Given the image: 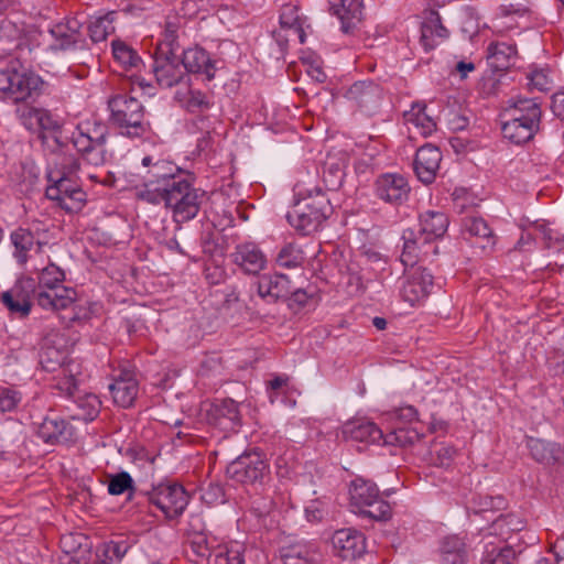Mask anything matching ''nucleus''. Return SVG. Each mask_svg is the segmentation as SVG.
<instances>
[{"label":"nucleus","mask_w":564,"mask_h":564,"mask_svg":"<svg viewBox=\"0 0 564 564\" xmlns=\"http://www.w3.org/2000/svg\"><path fill=\"white\" fill-rule=\"evenodd\" d=\"M185 85L186 90H178L175 95V98L180 105L191 112L208 108L209 102L206 96L199 90L192 89L187 84Z\"/></svg>","instance_id":"a19ab883"},{"label":"nucleus","mask_w":564,"mask_h":564,"mask_svg":"<svg viewBox=\"0 0 564 564\" xmlns=\"http://www.w3.org/2000/svg\"><path fill=\"white\" fill-rule=\"evenodd\" d=\"M516 54V46L506 42H491L487 48L488 63L497 70L507 69Z\"/></svg>","instance_id":"c756f323"},{"label":"nucleus","mask_w":564,"mask_h":564,"mask_svg":"<svg viewBox=\"0 0 564 564\" xmlns=\"http://www.w3.org/2000/svg\"><path fill=\"white\" fill-rule=\"evenodd\" d=\"M188 545L191 550L199 557L210 555L212 546L208 538L204 532H193L188 535Z\"/></svg>","instance_id":"864d4df0"},{"label":"nucleus","mask_w":564,"mask_h":564,"mask_svg":"<svg viewBox=\"0 0 564 564\" xmlns=\"http://www.w3.org/2000/svg\"><path fill=\"white\" fill-rule=\"evenodd\" d=\"M284 564H322V554L317 549L306 545L289 547L282 555Z\"/></svg>","instance_id":"72a5a7b5"},{"label":"nucleus","mask_w":564,"mask_h":564,"mask_svg":"<svg viewBox=\"0 0 564 564\" xmlns=\"http://www.w3.org/2000/svg\"><path fill=\"white\" fill-rule=\"evenodd\" d=\"M334 552L343 560H355L366 552V538L355 529L337 530L332 536Z\"/></svg>","instance_id":"ddd939ff"},{"label":"nucleus","mask_w":564,"mask_h":564,"mask_svg":"<svg viewBox=\"0 0 564 564\" xmlns=\"http://www.w3.org/2000/svg\"><path fill=\"white\" fill-rule=\"evenodd\" d=\"M448 219L440 212H426L420 217V232L424 236L423 248L436 250V241L444 236Z\"/></svg>","instance_id":"6ab92c4d"},{"label":"nucleus","mask_w":564,"mask_h":564,"mask_svg":"<svg viewBox=\"0 0 564 564\" xmlns=\"http://www.w3.org/2000/svg\"><path fill=\"white\" fill-rule=\"evenodd\" d=\"M20 122L30 131L43 132L58 129L57 121L44 109L22 105L17 109Z\"/></svg>","instance_id":"4be33fe9"},{"label":"nucleus","mask_w":564,"mask_h":564,"mask_svg":"<svg viewBox=\"0 0 564 564\" xmlns=\"http://www.w3.org/2000/svg\"><path fill=\"white\" fill-rule=\"evenodd\" d=\"M10 240L14 248V258L20 264H24L29 259V253L36 246L33 235L29 229L20 227L11 232Z\"/></svg>","instance_id":"2f4dec72"},{"label":"nucleus","mask_w":564,"mask_h":564,"mask_svg":"<svg viewBox=\"0 0 564 564\" xmlns=\"http://www.w3.org/2000/svg\"><path fill=\"white\" fill-rule=\"evenodd\" d=\"M551 108L557 118L564 120V91L556 93L553 96Z\"/></svg>","instance_id":"e2e57ef3"},{"label":"nucleus","mask_w":564,"mask_h":564,"mask_svg":"<svg viewBox=\"0 0 564 564\" xmlns=\"http://www.w3.org/2000/svg\"><path fill=\"white\" fill-rule=\"evenodd\" d=\"M289 295H290V297H289L290 306H293L295 304L299 307H302L308 301L307 293L304 290H302V289H299V290H295V291H293L291 289V293Z\"/></svg>","instance_id":"0e129e2a"},{"label":"nucleus","mask_w":564,"mask_h":564,"mask_svg":"<svg viewBox=\"0 0 564 564\" xmlns=\"http://www.w3.org/2000/svg\"><path fill=\"white\" fill-rule=\"evenodd\" d=\"M128 551V545L126 542L120 541H110L102 545V556L105 564H113L116 562H119L123 555Z\"/></svg>","instance_id":"3c124183"},{"label":"nucleus","mask_w":564,"mask_h":564,"mask_svg":"<svg viewBox=\"0 0 564 564\" xmlns=\"http://www.w3.org/2000/svg\"><path fill=\"white\" fill-rule=\"evenodd\" d=\"M419 440V433L409 427H397L389 433H383V445L408 446Z\"/></svg>","instance_id":"c03bdc74"},{"label":"nucleus","mask_w":564,"mask_h":564,"mask_svg":"<svg viewBox=\"0 0 564 564\" xmlns=\"http://www.w3.org/2000/svg\"><path fill=\"white\" fill-rule=\"evenodd\" d=\"M268 473L267 462L257 452L240 455L227 467V474L232 480L246 485L261 482Z\"/></svg>","instance_id":"1a4fd4ad"},{"label":"nucleus","mask_w":564,"mask_h":564,"mask_svg":"<svg viewBox=\"0 0 564 564\" xmlns=\"http://www.w3.org/2000/svg\"><path fill=\"white\" fill-rule=\"evenodd\" d=\"M109 390L115 403L122 408H128L132 405L137 398L138 383L131 377L119 378L109 386Z\"/></svg>","instance_id":"7c9ffc66"},{"label":"nucleus","mask_w":564,"mask_h":564,"mask_svg":"<svg viewBox=\"0 0 564 564\" xmlns=\"http://www.w3.org/2000/svg\"><path fill=\"white\" fill-rule=\"evenodd\" d=\"M280 23L284 29L292 30L294 34L297 36L300 43L305 42V31L304 23L305 19H303L299 14V9L296 6L286 4L283 6L281 14H280Z\"/></svg>","instance_id":"4c0bfd02"},{"label":"nucleus","mask_w":564,"mask_h":564,"mask_svg":"<svg viewBox=\"0 0 564 564\" xmlns=\"http://www.w3.org/2000/svg\"><path fill=\"white\" fill-rule=\"evenodd\" d=\"M21 393L12 389H3L0 391V412H11L21 402Z\"/></svg>","instance_id":"bf43d9fd"},{"label":"nucleus","mask_w":564,"mask_h":564,"mask_svg":"<svg viewBox=\"0 0 564 564\" xmlns=\"http://www.w3.org/2000/svg\"><path fill=\"white\" fill-rule=\"evenodd\" d=\"M305 72L312 79L317 83H324L326 79V74L318 64L306 65Z\"/></svg>","instance_id":"69168bd1"},{"label":"nucleus","mask_w":564,"mask_h":564,"mask_svg":"<svg viewBox=\"0 0 564 564\" xmlns=\"http://www.w3.org/2000/svg\"><path fill=\"white\" fill-rule=\"evenodd\" d=\"M305 260L303 250L295 243H286L276 256V264L285 269L301 267Z\"/></svg>","instance_id":"79ce46f5"},{"label":"nucleus","mask_w":564,"mask_h":564,"mask_svg":"<svg viewBox=\"0 0 564 564\" xmlns=\"http://www.w3.org/2000/svg\"><path fill=\"white\" fill-rule=\"evenodd\" d=\"M464 231L469 234L471 237L485 239L490 241L492 238V231L482 218L467 217L464 220Z\"/></svg>","instance_id":"09e8293b"},{"label":"nucleus","mask_w":564,"mask_h":564,"mask_svg":"<svg viewBox=\"0 0 564 564\" xmlns=\"http://www.w3.org/2000/svg\"><path fill=\"white\" fill-rule=\"evenodd\" d=\"M447 35L448 31L442 24L440 14L435 11L429 12L421 26V43L424 50H433L438 41L444 40Z\"/></svg>","instance_id":"393cba45"},{"label":"nucleus","mask_w":564,"mask_h":564,"mask_svg":"<svg viewBox=\"0 0 564 564\" xmlns=\"http://www.w3.org/2000/svg\"><path fill=\"white\" fill-rule=\"evenodd\" d=\"M28 229L33 235L39 250L42 248V246L48 243L50 230L48 227H46L43 223L40 220H33Z\"/></svg>","instance_id":"052dcab7"},{"label":"nucleus","mask_w":564,"mask_h":564,"mask_svg":"<svg viewBox=\"0 0 564 564\" xmlns=\"http://www.w3.org/2000/svg\"><path fill=\"white\" fill-rule=\"evenodd\" d=\"M107 128L104 124L89 121L78 124L72 135L74 148L82 154V162L59 149L50 156L47 185L45 195L48 199L57 202L58 206L67 213H78L86 204V193L76 183L78 172L93 182H100L111 186L113 180L109 173L105 177L90 167H101L107 161L105 149Z\"/></svg>","instance_id":"f257e3e1"},{"label":"nucleus","mask_w":564,"mask_h":564,"mask_svg":"<svg viewBox=\"0 0 564 564\" xmlns=\"http://www.w3.org/2000/svg\"><path fill=\"white\" fill-rule=\"evenodd\" d=\"M517 560L516 552L510 546L488 549L480 564H514Z\"/></svg>","instance_id":"de8ad7c7"},{"label":"nucleus","mask_w":564,"mask_h":564,"mask_svg":"<svg viewBox=\"0 0 564 564\" xmlns=\"http://www.w3.org/2000/svg\"><path fill=\"white\" fill-rule=\"evenodd\" d=\"M525 446L529 449L532 459L545 466L560 464L564 458V449L553 442L539 437L527 436Z\"/></svg>","instance_id":"aec40b11"},{"label":"nucleus","mask_w":564,"mask_h":564,"mask_svg":"<svg viewBox=\"0 0 564 564\" xmlns=\"http://www.w3.org/2000/svg\"><path fill=\"white\" fill-rule=\"evenodd\" d=\"M67 423L58 415L46 416L39 425V436L46 443L57 442L66 434Z\"/></svg>","instance_id":"e433bc0d"},{"label":"nucleus","mask_w":564,"mask_h":564,"mask_svg":"<svg viewBox=\"0 0 564 564\" xmlns=\"http://www.w3.org/2000/svg\"><path fill=\"white\" fill-rule=\"evenodd\" d=\"M350 503L356 512L373 520H386L391 514L390 505L380 497L377 486L364 478L351 481Z\"/></svg>","instance_id":"39448f33"},{"label":"nucleus","mask_w":564,"mask_h":564,"mask_svg":"<svg viewBox=\"0 0 564 564\" xmlns=\"http://www.w3.org/2000/svg\"><path fill=\"white\" fill-rule=\"evenodd\" d=\"M76 301L77 292L69 286H56L35 292V302L43 310L56 313L72 310L73 314L68 317L67 325L78 318L75 312Z\"/></svg>","instance_id":"9b49d317"},{"label":"nucleus","mask_w":564,"mask_h":564,"mask_svg":"<svg viewBox=\"0 0 564 564\" xmlns=\"http://www.w3.org/2000/svg\"><path fill=\"white\" fill-rule=\"evenodd\" d=\"M245 546L239 542L218 545L215 549L214 564H245Z\"/></svg>","instance_id":"58836bf2"},{"label":"nucleus","mask_w":564,"mask_h":564,"mask_svg":"<svg viewBox=\"0 0 564 564\" xmlns=\"http://www.w3.org/2000/svg\"><path fill=\"white\" fill-rule=\"evenodd\" d=\"M65 272L54 263H48L37 275L35 291L50 290L56 286H65Z\"/></svg>","instance_id":"ea45409f"},{"label":"nucleus","mask_w":564,"mask_h":564,"mask_svg":"<svg viewBox=\"0 0 564 564\" xmlns=\"http://www.w3.org/2000/svg\"><path fill=\"white\" fill-rule=\"evenodd\" d=\"M42 78L20 62L10 63L0 70V98L21 102L40 94Z\"/></svg>","instance_id":"20e7f679"},{"label":"nucleus","mask_w":564,"mask_h":564,"mask_svg":"<svg viewBox=\"0 0 564 564\" xmlns=\"http://www.w3.org/2000/svg\"><path fill=\"white\" fill-rule=\"evenodd\" d=\"M111 117L113 121L122 129L128 135H141L145 131L143 122V106L141 102L127 96H116L109 101Z\"/></svg>","instance_id":"6e6552de"},{"label":"nucleus","mask_w":564,"mask_h":564,"mask_svg":"<svg viewBox=\"0 0 564 564\" xmlns=\"http://www.w3.org/2000/svg\"><path fill=\"white\" fill-rule=\"evenodd\" d=\"M344 433L357 442L380 444L383 438V431L373 422L366 420H357L347 423L344 427Z\"/></svg>","instance_id":"c85d7f7f"},{"label":"nucleus","mask_w":564,"mask_h":564,"mask_svg":"<svg viewBox=\"0 0 564 564\" xmlns=\"http://www.w3.org/2000/svg\"><path fill=\"white\" fill-rule=\"evenodd\" d=\"M345 98L351 105L370 111L379 105L381 90L372 82H357L347 89Z\"/></svg>","instance_id":"412c9836"},{"label":"nucleus","mask_w":564,"mask_h":564,"mask_svg":"<svg viewBox=\"0 0 564 564\" xmlns=\"http://www.w3.org/2000/svg\"><path fill=\"white\" fill-rule=\"evenodd\" d=\"M62 360L63 356L58 350L47 348L41 354L40 364L44 370L54 372L56 370L61 371V367L66 366Z\"/></svg>","instance_id":"4d7b16f0"},{"label":"nucleus","mask_w":564,"mask_h":564,"mask_svg":"<svg viewBox=\"0 0 564 564\" xmlns=\"http://www.w3.org/2000/svg\"><path fill=\"white\" fill-rule=\"evenodd\" d=\"M177 29L178 24L176 22L166 21L165 23V42L163 44H167L172 47L173 42L177 37Z\"/></svg>","instance_id":"338daca9"},{"label":"nucleus","mask_w":564,"mask_h":564,"mask_svg":"<svg viewBox=\"0 0 564 564\" xmlns=\"http://www.w3.org/2000/svg\"><path fill=\"white\" fill-rule=\"evenodd\" d=\"M344 164H335L330 161L325 163L324 181L330 188L340 186L344 178Z\"/></svg>","instance_id":"13d9d810"},{"label":"nucleus","mask_w":564,"mask_h":564,"mask_svg":"<svg viewBox=\"0 0 564 564\" xmlns=\"http://www.w3.org/2000/svg\"><path fill=\"white\" fill-rule=\"evenodd\" d=\"M35 292V281L31 278H21L11 289L1 294V301L11 314L25 317L31 312Z\"/></svg>","instance_id":"f8f14e48"},{"label":"nucleus","mask_w":564,"mask_h":564,"mask_svg":"<svg viewBox=\"0 0 564 564\" xmlns=\"http://www.w3.org/2000/svg\"><path fill=\"white\" fill-rule=\"evenodd\" d=\"M113 17L115 12H110L105 17L96 19L89 24L88 30L93 42L97 43L105 41L108 35L115 32Z\"/></svg>","instance_id":"a18cd8bd"},{"label":"nucleus","mask_w":564,"mask_h":564,"mask_svg":"<svg viewBox=\"0 0 564 564\" xmlns=\"http://www.w3.org/2000/svg\"><path fill=\"white\" fill-rule=\"evenodd\" d=\"M234 262L245 272L256 274L264 269L267 258L261 249L253 242L237 246L232 253Z\"/></svg>","instance_id":"5701e85b"},{"label":"nucleus","mask_w":564,"mask_h":564,"mask_svg":"<svg viewBox=\"0 0 564 564\" xmlns=\"http://www.w3.org/2000/svg\"><path fill=\"white\" fill-rule=\"evenodd\" d=\"M133 490V479L127 471L111 475L108 484V492L112 496Z\"/></svg>","instance_id":"8fccbe9b"},{"label":"nucleus","mask_w":564,"mask_h":564,"mask_svg":"<svg viewBox=\"0 0 564 564\" xmlns=\"http://www.w3.org/2000/svg\"><path fill=\"white\" fill-rule=\"evenodd\" d=\"M525 116L519 118L518 123L529 124L528 119H532V126L539 128V122L541 118V109L538 102H527V108H524Z\"/></svg>","instance_id":"680f3d73"},{"label":"nucleus","mask_w":564,"mask_h":564,"mask_svg":"<svg viewBox=\"0 0 564 564\" xmlns=\"http://www.w3.org/2000/svg\"><path fill=\"white\" fill-rule=\"evenodd\" d=\"M431 455L432 460L435 465L441 467H447L453 462L456 455V449L451 445L438 444L434 446L433 451L431 452Z\"/></svg>","instance_id":"5fc2aeb1"},{"label":"nucleus","mask_w":564,"mask_h":564,"mask_svg":"<svg viewBox=\"0 0 564 564\" xmlns=\"http://www.w3.org/2000/svg\"><path fill=\"white\" fill-rule=\"evenodd\" d=\"M207 420L226 433L235 432L240 425L238 404L231 399L216 401L207 410Z\"/></svg>","instance_id":"4468645a"},{"label":"nucleus","mask_w":564,"mask_h":564,"mask_svg":"<svg viewBox=\"0 0 564 564\" xmlns=\"http://www.w3.org/2000/svg\"><path fill=\"white\" fill-rule=\"evenodd\" d=\"M139 175L142 184L134 187L135 197L152 205L164 203L177 224L194 219L206 200V192L196 188L167 161L144 156Z\"/></svg>","instance_id":"f03ea898"},{"label":"nucleus","mask_w":564,"mask_h":564,"mask_svg":"<svg viewBox=\"0 0 564 564\" xmlns=\"http://www.w3.org/2000/svg\"><path fill=\"white\" fill-rule=\"evenodd\" d=\"M77 368L78 365L73 361L67 362L66 366H62L59 375L56 378L55 387L66 394H72L77 386L75 372Z\"/></svg>","instance_id":"49530a36"},{"label":"nucleus","mask_w":564,"mask_h":564,"mask_svg":"<svg viewBox=\"0 0 564 564\" xmlns=\"http://www.w3.org/2000/svg\"><path fill=\"white\" fill-rule=\"evenodd\" d=\"M399 289L404 302L411 306L421 305L434 289V276L424 267H404Z\"/></svg>","instance_id":"0eeeda50"},{"label":"nucleus","mask_w":564,"mask_h":564,"mask_svg":"<svg viewBox=\"0 0 564 564\" xmlns=\"http://www.w3.org/2000/svg\"><path fill=\"white\" fill-rule=\"evenodd\" d=\"M527 102H536L534 99L530 98H519V99H511L508 101V106L505 108L502 118L503 120H519V118L523 119V116H525Z\"/></svg>","instance_id":"603ef678"},{"label":"nucleus","mask_w":564,"mask_h":564,"mask_svg":"<svg viewBox=\"0 0 564 564\" xmlns=\"http://www.w3.org/2000/svg\"><path fill=\"white\" fill-rule=\"evenodd\" d=\"M80 26V22L75 18L55 24L51 30L55 39L54 47L57 50H67L77 44L82 40Z\"/></svg>","instance_id":"a878e982"},{"label":"nucleus","mask_w":564,"mask_h":564,"mask_svg":"<svg viewBox=\"0 0 564 564\" xmlns=\"http://www.w3.org/2000/svg\"><path fill=\"white\" fill-rule=\"evenodd\" d=\"M112 55L115 61L127 72L138 69L142 63L138 53L119 40L112 42Z\"/></svg>","instance_id":"c9c22d12"},{"label":"nucleus","mask_w":564,"mask_h":564,"mask_svg":"<svg viewBox=\"0 0 564 564\" xmlns=\"http://www.w3.org/2000/svg\"><path fill=\"white\" fill-rule=\"evenodd\" d=\"M296 199L286 214L289 224L299 232L310 235L317 230L330 210L329 199L317 187L295 186Z\"/></svg>","instance_id":"7ed1b4c3"},{"label":"nucleus","mask_w":564,"mask_h":564,"mask_svg":"<svg viewBox=\"0 0 564 564\" xmlns=\"http://www.w3.org/2000/svg\"><path fill=\"white\" fill-rule=\"evenodd\" d=\"M193 124L203 133V135L197 139L198 150L203 152L209 150L213 143L212 126L209 120L207 118L199 117L193 122Z\"/></svg>","instance_id":"6e6d98bb"},{"label":"nucleus","mask_w":564,"mask_h":564,"mask_svg":"<svg viewBox=\"0 0 564 564\" xmlns=\"http://www.w3.org/2000/svg\"><path fill=\"white\" fill-rule=\"evenodd\" d=\"M330 12L336 15L344 33H352L364 20L362 0H328Z\"/></svg>","instance_id":"dca6fc26"},{"label":"nucleus","mask_w":564,"mask_h":564,"mask_svg":"<svg viewBox=\"0 0 564 564\" xmlns=\"http://www.w3.org/2000/svg\"><path fill=\"white\" fill-rule=\"evenodd\" d=\"M441 555L445 564H463L467 552L465 542L456 536H446L441 544Z\"/></svg>","instance_id":"473e14b6"},{"label":"nucleus","mask_w":564,"mask_h":564,"mask_svg":"<svg viewBox=\"0 0 564 564\" xmlns=\"http://www.w3.org/2000/svg\"><path fill=\"white\" fill-rule=\"evenodd\" d=\"M503 499L498 497V498H491V497H485L484 498V502H481V507L479 509V511H487L489 509H494V508H501L502 505H503Z\"/></svg>","instance_id":"774afa93"},{"label":"nucleus","mask_w":564,"mask_h":564,"mask_svg":"<svg viewBox=\"0 0 564 564\" xmlns=\"http://www.w3.org/2000/svg\"><path fill=\"white\" fill-rule=\"evenodd\" d=\"M152 72L159 86L171 88L181 84H188L189 77L185 74L180 57L167 44H159L153 56Z\"/></svg>","instance_id":"423d86ee"},{"label":"nucleus","mask_w":564,"mask_h":564,"mask_svg":"<svg viewBox=\"0 0 564 564\" xmlns=\"http://www.w3.org/2000/svg\"><path fill=\"white\" fill-rule=\"evenodd\" d=\"M403 117L408 130L412 133L427 137L435 130V122L426 115L424 105L414 104Z\"/></svg>","instance_id":"cd10ccee"},{"label":"nucleus","mask_w":564,"mask_h":564,"mask_svg":"<svg viewBox=\"0 0 564 564\" xmlns=\"http://www.w3.org/2000/svg\"><path fill=\"white\" fill-rule=\"evenodd\" d=\"M402 238L403 249L400 261L405 268L420 267V262L429 260L438 252L437 247L436 250L430 249V251L429 249L423 248L422 240L424 239V236L420 231H414L412 229L404 230Z\"/></svg>","instance_id":"2eb2a0df"},{"label":"nucleus","mask_w":564,"mask_h":564,"mask_svg":"<svg viewBox=\"0 0 564 564\" xmlns=\"http://www.w3.org/2000/svg\"><path fill=\"white\" fill-rule=\"evenodd\" d=\"M184 72L200 74L210 80L215 76V66L208 53L200 47H192L184 52L181 59Z\"/></svg>","instance_id":"b1692460"},{"label":"nucleus","mask_w":564,"mask_h":564,"mask_svg":"<svg viewBox=\"0 0 564 564\" xmlns=\"http://www.w3.org/2000/svg\"><path fill=\"white\" fill-rule=\"evenodd\" d=\"M529 124L518 123L514 120H503L502 133L503 137L520 144L531 140L536 132L538 128L532 126V119H528Z\"/></svg>","instance_id":"f704fd0d"},{"label":"nucleus","mask_w":564,"mask_h":564,"mask_svg":"<svg viewBox=\"0 0 564 564\" xmlns=\"http://www.w3.org/2000/svg\"><path fill=\"white\" fill-rule=\"evenodd\" d=\"M377 196L390 204H401L410 193L406 180L399 174L381 175L376 182Z\"/></svg>","instance_id":"f3484780"},{"label":"nucleus","mask_w":564,"mask_h":564,"mask_svg":"<svg viewBox=\"0 0 564 564\" xmlns=\"http://www.w3.org/2000/svg\"><path fill=\"white\" fill-rule=\"evenodd\" d=\"M442 161V153L438 148L426 144L416 151L414 171L421 182L430 184L435 180Z\"/></svg>","instance_id":"a211bd4d"},{"label":"nucleus","mask_w":564,"mask_h":564,"mask_svg":"<svg viewBox=\"0 0 564 564\" xmlns=\"http://www.w3.org/2000/svg\"><path fill=\"white\" fill-rule=\"evenodd\" d=\"M189 497L183 486L161 484L149 494V501L158 507L166 518L181 516L188 505Z\"/></svg>","instance_id":"9d476101"},{"label":"nucleus","mask_w":564,"mask_h":564,"mask_svg":"<svg viewBox=\"0 0 564 564\" xmlns=\"http://www.w3.org/2000/svg\"><path fill=\"white\" fill-rule=\"evenodd\" d=\"M100 411V401L95 394H87L77 402V411L72 415L74 420L89 422L97 417Z\"/></svg>","instance_id":"37998d69"},{"label":"nucleus","mask_w":564,"mask_h":564,"mask_svg":"<svg viewBox=\"0 0 564 564\" xmlns=\"http://www.w3.org/2000/svg\"><path fill=\"white\" fill-rule=\"evenodd\" d=\"M291 293V281L285 274L262 275L258 281V294L262 299L278 300Z\"/></svg>","instance_id":"bb28decb"}]
</instances>
